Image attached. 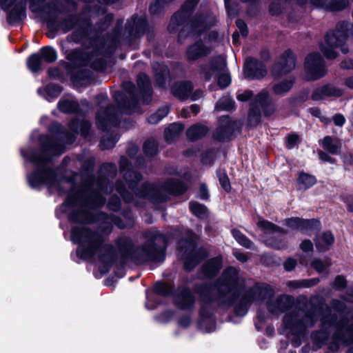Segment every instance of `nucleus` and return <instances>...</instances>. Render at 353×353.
Returning <instances> with one entry per match:
<instances>
[{
    "mask_svg": "<svg viewBox=\"0 0 353 353\" xmlns=\"http://www.w3.org/2000/svg\"><path fill=\"white\" fill-rule=\"evenodd\" d=\"M155 290L158 293H159L162 295H168L171 292L172 288L168 283H157L156 285Z\"/></svg>",
    "mask_w": 353,
    "mask_h": 353,
    "instance_id": "46",
    "label": "nucleus"
},
{
    "mask_svg": "<svg viewBox=\"0 0 353 353\" xmlns=\"http://www.w3.org/2000/svg\"><path fill=\"white\" fill-rule=\"evenodd\" d=\"M211 50L204 46L202 42L197 41L190 46L186 50V57L188 61H196L207 56Z\"/></svg>",
    "mask_w": 353,
    "mask_h": 353,
    "instance_id": "12",
    "label": "nucleus"
},
{
    "mask_svg": "<svg viewBox=\"0 0 353 353\" xmlns=\"http://www.w3.org/2000/svg\"><path fill=\"white\" fill-rule=\"evenodd\" d=\"M256 102L259 103L266 116L272 114L275 111L274 104L271 101L269 92L263 90L256 97Z\"/></svg>",
    "mask_w": 353,
    "mask_h": 353,
    "instance_id": "16",
    "label": "nucleus"
},
{
    "mask_svg": "<svg viewBox=\"0 0 353 353\" xmlns=\"http://www.w3.org/2000/svg\"><path fill=\"white\" fill-rule=\"evenodd\" d=\"M184 126L179 123L171 124L165 130V138L167 141L171 142L176 139L183 132Z\"/></svg>",
    "mask_w": 353,
    "mask_h": 353,
    "instance_id": "27",
    "label": "nucleus"
},
{
    "mask_svg": "<svg viewBox=\"0 0 353 353\" xmlns=\"http://www.w3.org/2000/svg\"><path fill=\"white\" fill-rule=\"evenodd\" d=\"M350 37H353V25L343 22L336 30L326 35L325 43L321 49L327 59H334L336 57V48H341L343 53L348 52L345 43Z\"/></svg>",
    "mask_w": 353,
    "mask_h": 353,
    "instance_id": "2",
    "label": "nucleus"
},
{
    "mask_svg": "<svg viewBox=\"0 0 353 353\" xmlns=\"http://www.w3.org/2000/svg\"><path fill=\"white\" fill-rule=\"evenodd\" d=\"M334 323L332 322V318H325L322 320V327L323 329H327V327L333 325Z\"/></svg>",
    "mask_w": 353,
    "mask_h": 353,
    "instance_id": "62",
    "label": "nucleus"
},
{
    "mask_svg": "<svg viewBox=\"0 0 353 353\" xmlns=\"http://www.w3.org/2000/svg\"><path fill=\"white\" fill-rule=\"evenodd\" d=\"M285 224L289 227L296 228L299 230L300 224L301 223V219L296 217L286 219L285 221Z\"/></svg>",
    "mask_w": 353,
    "mask_h": 353,
    "instance_id": "52",
    "label": "nucleus"
},
{
    "mask_svg": "<svg viewBox=\"0 0 353 353\" xmlns=\"http://www.w3.org/2000/svg\"><path fill=\"white\" fill-rule=\"evenodd\" d=\"M225 61L222 58L219 57L215 63H212L209 67H205L203 69V74L205 80H210L211 79V73L218 74V85L221 88H224L229 85L231 81L230 77L228 74L225 73L220 74L225 71Z\"/></svg>",
    "mask_w": 353,
    "mask_h": 353,
    "instance_id": "4",
    "label": "nucleus"
},
{
    "mask_svg": "<svg viewBox=\"0 0 353 353\" xmlns=\"http://www.w3.org/2000/svg\"><path fill=\"white\" fill-rule=\"evenodd\" d=\"M215 108L219 111L231 110L234 108V102L230 97H224L217 101Z\"/></svg>",
    "mask_w": 353,
    "mask_h": 353,
    "instance_id": "38",
    "label": "nucleus"
},
{
    "mask_svg": "<svg viewBox=\"0 0 353 353\" xmlns=\"http://www.w3.org/2000/svg\"><path fill=\"white\" fill-rule=\"evenodd\" d=\"M236 26L238 27L239 30H240L241 34L243 37H246L248 34V31L247 29V26L244 23V21L241 19H238L236 21Z\"/></svg>",
    "mask_w": 353,
    "mask_h": 353,
    "instance_id": "53",
    "label": "nucleus"
},
{
    "mask_svg": "<svg viewBox=\"0 0 353 353\" xmlns=\"http://www.w3.org/2000/svg\"><path fill=\"white\" fill-rule=\"evenodd\" d=\"M28 181L32 187H37L41 183H46L52 189L54 182V174L51 170L36 172L28 177Z\"/></svg>",
    "mask_w": 353,
    "mask_h": 353,
    "instance_id": "13",
    "label": "nucleus"
},
{
    "mask_svg": "<svg viewBox=\"0 0 353 353\" xmlns=\"http://www.w3.org/2000/svg\"><path fill=\"white\" fill-rule=\"evenodd\" d=\"M143 150L146 154L153 155L158 150V144L154 140L147 141L143 145Z\"/></svg>",
    "mask_w": 353,
    "mask_h": 353,
    "instance_id": "42",
    "label": "nucleus"
},
{
    "mask_svg": "<svg viewBox=\"0 0 353 353\" xmlns=\"http://www.w3.org/2000/svg\"><path fill=\"white\" fill-rule=\"evenodd\" d=\"M169 112V108L163 106L159 108L155 113L151 114L148 120L151 124H156L159 122L163 118L166 117Z\"/></svg>",
    "mask_w": 353,
    "mask_h": 353,
    "instance_id": "33",
    "label": "nucleus"
},
{
    "mask_svg": "<svg viewBox=\"0 0 353 353\" xmlns=\"http://www.w3.org/2000/svg\"><path fill=\"white\" fill-rule=\"evenodd\" d=\"M330 265L328 261H323L320 259H314L311 263V266L319 273L323 272Z\"/></svg>",
    "mask_w": 353,
    "mask_h": 353,
    "instance_id": "45",
    "label": "nucleus"
},
{
    "mask_svg": "<svg viewBox=\"0 0 353 353\" xmlns=\"http://www.w3.org/2000/svg\"><path fill=\"white\" fill-rule=\"evenodd\" d=\"M273 294L272 290L268 286H256L252 290V301H263L267 296Z\"/></svg>",
    "mask_w": 353,
    "mask_h": 353,
    "instance_id": "28",
    "label": "nucleus"
},
{
    "mask_svg": "<svg viewBox=\"0 0 353 353\" xmlns=\"http://www.w3.org/2000/svg\"><path fill=\"white\" fill-rule=\"evenodd\" d=\"M297 183L299 185V190H305L316 183V179L314 176L305 173L300 172L297 179Z\"/></svg>",
    "mask_w": 353,
    "mask_h": 353,
    "instance_id": "25",
    "label": "nucleus"
},
{
    "mask_svg": "<svg viewBox=\"0 0 353 353\" xmlns=\"http://www.w3.org/2000/svg\"><path fill=\"white\" fill-rule=\"evenodd\" d=\"M320 227V223L316 219H302L300 224L299 230L302 231H307L313 228H319Z\"/></svg>",
    "mask_w": 353,
    "mask_h": 353,
    "instance_id": "41",
    "label": "nucleus"
},
{
    "mask_svg": "<svg viewBox=\"0 0 353 353\" xmlns=\"http://www.w3.org/2000/svg\"><path fill=\"white\" fill-rule=\"evenodd\" d=\"M119 138L114 137L112 139L108 138H103L101 141V148L103 150L109 149L114 147L115 143L118 141Z\"/></svg>",
    "mask_w": 353,
    "mask_h": 353,
    "instance_id": "48",
    "label": "nucleus"
},
{
    "mask_svg": "<svg viewBox=\"0 0 353 353\" xmlns=\"http://www.w3.org/2000/svg\"><path fill=\"white\" fill-rule=\"evenodd\" d=\"M59 109L65 113L74 112L77 110L78 105L75 101L70 100H63L59 103Z\"/></svg>",
    "mask_w": 353,
    "mask_h": 353,
    "instance_id": "35",
    "label": "nucleus"
},
{
    "mask_svg": "<svg viewBox=\"0 0 353 353\" xmlns=\"http://www.w3.org/2000/svg\"><path fill=\"white\" fill-rule=\"evenodd\" d=\"M284 323L289 327L294 333L299 331H303L306 327H312L314 324V319L312 315H305L304 319L298 320L297 316L286 315L283 319Z\"/></svg>",
    "mask_w": 353,
    "mask_h": 353,
    "instance_id": "7",
    "label": "nucleus"
},
{
    "mask_svg": "<svg viewBox=\"0 0 353 353\" xmlns=\"http://www.w3.org/2000/svg\"><path fill=\"white\" fill-rule=\"evenodd\" d=\"M41 61V56L38 54H33L28 59V67L32 72H37L40 69Z\"/></svg>",
    "mask_w": 353,
    "mask_h": 353,
    "instance_id": "37",
    "label": "nucleus"
},
{
    "mask_svg": "<svg viewBox=\"0 0 353 353\" xmlns=\"http://www.w3.org/2000/svg\"><path fill=\"white\" fill-rule=\"evenodd\" d=\"M192 88V84L190 82L177 83L172 86V92L179 99L185 100L189 97Z\"/></svg>",
    "mask_w": 353,
    "mask_h": 353,
    "instance_id": "19",
    "label": "nucleus"
},
{
    "mask_svg": "<svg viewBox=\"0 0 353 353\" xmlns=\"http://www.w3.org/2000/svg\"><path fill=\"white\" fill-rule=\"evenodd\" d=\"M221 258L216 257L209 261L204 267L203 271L208 276H211L221 268Z\"/></svg>",
    "mask_w": 353,
    "mask_h": 353,
    "instance_id": "29",
    "label": "nucleus"
},
{
    "mask_svg": "<svg viewBox=\"0 0 353 353\" xmlns=\"http://www.w3.org/2000/svg\"><path fill=\"white\" fill-rule=\"evenodd\" d=\"M168 74V68L165 66L161 67V70L160 74H156V80L159 86L165 85V80L166 77Z\"/></svg>",
    "mask_w": 353,
    "mask_h": 353,
    "instance_id": "47",
    "label": "nucleus"
},
{
    "mask_svg": "<svg viewBox=\"0 0 353 353\" xmlns=\"http://www.w3.org/2000/svg\"><path fill=\"white\" fill-rule=\"evenodd\" d=\"M154 241L161 242L162 245L150 242L143 246L139 250V254L141 255L142 261H158L161 257L165 243V237L163 235L159 234L155 236Z\"/></svg>",
    "mask_w": 353,
    "mask_h": 353,
    "instance_id": "5",
    "label": "nucleus"
},
{
    "mask_svg": "<svg viewBox=\"0 0 353 353\" xmlns=\"http://www.w3.org/2000/svg\"><path fill=\"white\" fill-rule=\"evenodd\" d=\"M300 248L303 252H309L313 250V244L310 240H304L300 245Z\"/></svg>",
    "mask_w": 353,
    "mask_h": 353,
    "instance_id": "56",
    "label": "nucleus"
},
{
    "mask_svg": "<svg viewBox=\"0 0 353 353\" xmlns=\"http://www.w3.org/2000/svg\"><path fill=\"white\" fill-rule=\"evenodd\" d=\"M253 95V92L251 90H245L243 93L237 95L238 100L241 101H246L250 99Z\"/></svg>",
    "mask_w": 353,
    "mask_h": 353,
    "instance_id": "54",
    "label": "nucleus"
},
{
    "mask_svg": "<svg viewBox=\"0 0 353 353\" xmlns=\"http://www.w3.org/2000/svg\"><path fill=\"white\" fill-rule=\"evenodd\" d=\"M199 197L202 199H205L208 197V190L205 185L201 186Z\"/></svg>",
    "mask_w": 353,
    "mask_h": 353,
    "instance_id": "63",
    "label": "nucleus"
},
{
    "mask_svg": "<svg viewBox=\"0 0 353 353\" xmlns=\"http://www.w3.org/2000/svg\"><path fill=\"white\" fill-rule=\"evenodd\" d=\"M90 128V123L88 121H82L81 122L80 132L83 136L87 135Z\"/></svg>",
    "mask_w": 353,
    "mask_h": 353,
    "instance_id": "59",
    "label": "nucleus"
},
{
    "mask_svg": "<svg viewBox=\"0 0 353 353\" xmlns=\"http://www.w3.org/2000/svg\"><path fill=\"white\" fill-rule=\"evenodd\" d=\"M16 0H0V6L4 10H8Z\"/></svg>",
    "mask_w": 353,
    "mask_h": 353,
    "instance_id": "60",
    "label": "nucleus"
},
{
    "mask_svg": "<svg viewBox=\"0 0 353 353\" xmlns=\"http://www.w3.org/2000/svg\"><path fill=\"white\" fill-rule=\"evenodd\" d=\"M342 94L341 90L332 85H326L321 88L316 89L312 94L314 100H320L325 97H339Z\"/></svg>",
    "mask_w": 353,
    "mask_h": 353,
    "instance_id": "20",
    "label": "nucleus"
},
{
    "mask_svg": "<svg viewBox=\"0 0 353 353\" xmlns=\"http://www.w3.org/2000/svg\"><path fill=\"white\" fill-rule=\"evenodd\" d=\"M199 0H188L181 10L177 12L171 19V23L168 26L170 31L172 25H180L186 21L191 12Z\"/></svg>",
    "mask_w": 353,
    "mask_h": 353,
    "instance_id": "9",
    "label": "nucleus"
},
{
    "mask_svg": "<svg viewBox=\"0 0 353 353\" xmlns=\"http://www.w3.org/2000/svg\"><path fill=\"white\" fill-rule=\"evenodd\" d=\"M257 225L266 233L275 234L282 233L283 232V230L281 228H279L272 223H270L265 220L259 221V222L257 223Z\"/></svg>",
    "mask_w": 353,
    "mask_h": 353,
    "instance_id": "31",
    "label": "nucleus"
},
{
    "mask_svg": "<svg viewBox=\"0 0 353 353\" xmlns=\"http://www.w3.org/2000/svg\"><path fill=\"white\" fill-rule=\"evenodd\" d=\"M268 243L270 245L272 248L278 250L283 249V248H285V243L283 242L277 243L270 241Z\"/></svg>",
    "mask_w": 353,
    "mask_h": 353,
    "instance_id": "64",
    "label": "nucleus"
},
{
    "mask_svg": "<svg viewBox=\"0 0 353 353\" xmlns=\"http://www.w3.org/2000/svg\"><path fill=\"white\" fill-rule=\"evenodd\" d=\"M294 78L289 77L288 79L275 83L272 86L273 92L277 95H283L288 92L292 87Z\"/></svg>",
    "mask_w": 353,
    "mask_h": 353,
    "instance_id": "26",
    "label": "nucleus"
},
{
    "mask_svg": "<svg viewBox=\"0 0 353 353\" xmlns=\"http://www.w3.org/2000/svg\"><path fill=\"white\" fill-rule=\"evenodd\" d=\"M238 279V272L234 268L227 269L222 275L223 283L219 286V290L223 288L230 291L231 288L236 283Z\"/></svg>",
    "mask_w": 353,
    "mask_h": 353,
    "instance_id": "18",
    "label": "nucleus"
},
{
    "mask_svg": "<svg viewBox=\"0 0 353 353\" xmlns=\"http://www.w3.org/2000/svg\"><path fill=\"white\" fill-rule=\"evenodd\" d=\"M266 74V70L261 63L253 58H248L246 60L244 75L248 79H259Z\"/></svg>",
    "mask_w": 353,
    "mask_h": 353,
    "instance_id": "8",
    "label": "nucleus"
},
{
    "mask_svg": "<svg viewBox=\"0 0 353 353\" xmlns=\"http://www.w3.org/2000/svg\"><path fill=\"white\" fill-rule=\"evenodd\" d=\"M72 240L80 244L77 252L81 257L88 259L97 254L103 263L110 259L111 247L103 243V239L99 234L92 232L87 228H74L72 230Z\"/></svg>",
    "mask_w": 353,
    "mask_h": 353,
    "instance_id": "1",
    "label": "nucleus"
},
{
    "mask_svg": "<svg viewBox=\"0 0 353 353\" xmlns=\"http://www.w3.org/2000/svg\"><path fill=\"white\" fill-rule=\"evenodd\" d=\"M299 142V136L296 134H290L287 137V147L292 149L296 146Z\"/></svg>",
    "mask_w": 353,
    "mask_h": 353,
    "instance_id": "50",
    "label": "nucleus"
},
{
    "mask_svg": "<svg viewBox=\"0 0 353 353\" xmlns=\"http://www.w3.org/2000/svg\"><path fill=\"white\" fill-rule=\"evenodd\" d=\"M334 241L333 234L330 232H326L316 238L315 244L319 251L323 252L327 250L334 243Z\"/></svg>",
    "mask_w": 353,
    "mask_h": 353,
    "instance_id": "23",
    "label": "nucleus"
},
{
    "mask_svg": "<svg viewBox=\"0 0 353 353\" xmlns=\"http://www.w3.org/2000/svg\"><path fill=\"white\" fill-rule=\"evenodd\" d=\"M219 180L222 188L226 191L229 192L231 189L230 183L227 174L221 170L217 172Z\"/></svg>",
    "mask_w": 353,
    "mask_h": 353,
    "instance_id": "44",
    "label": "nucleus"
},
{
    "mask_svg": "<svg viewBox=\"0 0 353 353\" xmlns=\"http://www.w3.org/2000/svg\"><path fill=\"white\" fill-rule=\"evenodd\" d=\"M318 282V279L290 281L287 282L286 285L291 289H296L301 288H309L316 284Z\"/></svg>",
    "mask_w": 353,
    "mask_h": 353,
    "instance_id": "32",
    "label": "nucleus"
},
{
    "mask_svg": "<svg viewBox=\"0 0 353 353\" xmlns=\"http://www.w3.org/2000/svg\"><path fill=\"white\" fill-rule=\"evenodd\" d=\"M305 70L307 80H316L325 74L324 61L319 53H311L306 57Z\"/></svg>",
    "mask_w": 353,
    "mask_h": 353,
    "instance_id": "3",
    "label": "nucleus"
},
{
    "mask_svg": "<svg viewBox=\"0 0 353 353\" xmlns=\"http://www.w3.org/2000/svg\"><path fill=\"white\" fill-rule=\"evenodd\" d=\"M208 132V128L200 124L192 125L187 130V137L190 141H196L204 137Z\"/></svg>",
    "mask_w": 353,
    "mask_h": 353,
    "instance_id": "24",
    "label": "nucleus"
},
{
    "mask_svg": "<svg viewBox=\"0 0 353 353\" xmlns=\"http://www.w3.org/2000/svg\"><path fill=\"white\" fill-rule=\"evenodd\" d=\"M194 302V299L189 290H183L176 299V305L181 309L190 308Z\"/></svg>",
    "mask_w": 353,
    "mask_h": 353,
    "instance_id": "22",
    "label": "nucleus"
},
{
    "mask_svg": "<svg viewBox=\"0 0 353 353\" xmlns=\"http://www.w3.org/2000/svg\"><path fill=\"white\" fill-rule=\"evenodd\" d=\"M322 145L330 153L336 154L341 147V143L339 139L327 136L323 139Z\"/></svg>",
    "mask_w": 353,
    "mask_h": 353,
    "instance_id": "30",
    "label": "nucleus"
},
{
    "mask_svg": "<svg viewBox=\"0 0 353 353\" xmlns=\"http://www.w3.org/2000/svg\"><path fill=\"white\" fill-rule=\"evenodd\" d=\"M312 5L326 10L338 11L345 8L347 0H310Z\"/></svg>",
    "mask_w": 353,
    "mask_h": 353,
    "instance_id": "15",
    "label": "nucleus"
},
{
    "mask_svg": "<svg viewBox=\"0 0 353 353\" xmlns=\"http://www.w3.org/2000/svg\"><path fill=\"white\" fill-rule=\"evenodd\" d=\"M215 289H211L208 287H205V288L201 291V294L203 297L204 301H213L214 299L211 297V295L214 294Z\"/></svg>",
    "mask_w": 353,
    "mask_h": 353,
    "instance_id": "51",
    "label": "nucleus"
},
{
    "mask_svg": "<svg viewBox=\"0 0 353 353\" xmlns=\"http://www.w3.org/2000/svg\"><path fill=\"white\" fill-rule=\"evenodd\" d=\"M292 303V298L290 296L281 295L276 299L269 302L268 308L270 312L277 314L286 311L291 307Z\"/></svg>",
    "mask_w": 353,
    "mask_h": 353,
    "instance_id": "11",
    "label": "nucleus"
},
{
    "mask_svg": "<svg viewBox=\"0 0 353 353\" xmlns=\"http://www.w3.org/2000/svg\"><path fill=\"white\" fill-rule=\"evenodd\" d=\"M333 121L336 125L342 126L345 123V118L341 114H336L334 116Z\"/></svg>",
    "mask_w": 353,
    "mask_h": 353,
    "instance_id": "61",
    "label": "nucleus"
},
{
    "mask_svg": "<svg viewBox=\"0 0 353 353\" xmlns=\"http://www.w3.org/2000/svg\"><path fill=\"white\" fill-rule=\"evenodd\" d=\"M295 68V57L290 51L285 52L278 63H276L273 69L272 74L274 77H279L285 74Z\"/></svg>",
    "mask_w": 353,
    "mask_h": 353,
    "instance_id": "6",
    "label": "nucleus"
},
{
    "mask_svg": "<svg viewBox=\"0 0 353 353\" xmlns=\"http://www.w3.org/2000/svg\"><path fill=\"white\" fill-rule=\"evenodd\" d=\"M47 91L50 94H54L58 96L61 92V90L59 86L55 85H49L47 87Z\"/></svg>",
    "mask_w": 353,
    "mask_h": 353,
    "instance_id": "57",
    "label": "nucleus"
},
{
    "mask_svg": "<svg viewBox=\"0 0 353 353\" xmlns=\"http://www.w3.org/2000/svg\"><path fill=\"white\" fill-rule=\"evenodd\" d=\"M234 125L228 116L222 117L220 119V126L214 133V139L219 141L228 139L232 135Z\"/></svg>",
    "mask_w": 353,
    "mask_h": 353,
    "instance_id": "10",
    "label": "nucleus"
},
{
    "mask_svg": "<svg viewBox=\"0 0 353 353\" xmlns=\"http://www.w3.org/2000/svg\"><path fill=\"white\" fill-rule=\"evenodd\" d=\"M232 233L236 241L242 246L246 248H252L253 247V243L239 230H233Z\"/></svg>",
    "mask_w": 353,
    "mask_h": 353,
    "instance_id": "36",
    "label": "nucleus"
},
{
    "mask_svg": "<svg viewBox=\"0 0 353 353\" xmlns=\"http://www.w3.org/2000/svg\"><path fill=\"white\" fill-rule=\"evenodd\" d=\"M25 17V6L17 5L8 14V18L12 21L21 20Z\"/></svg>",
    "mask_w": 353,
    "mask_h": 353,
    "instance_id": "34",
    "label": "nucleus"
},
{
    "mask_svg": "<svg viewBox=\"0 0 353 353\" xmlns=\"http://www.w3.org/2000/svg\"><path fill=\"white\" fill-rule=\"evenodd\" d=\"M208 25L203 19V17H196L191 20L189 25L186 26L189 34L192 36H199L207 28Z\"/></svg>",
    "mask_w": 353,
    "mask_h": 353,
    "instance_id": "21",
    "label": "nucleus"
},
{
    "mask_svg": "<svg viewBox=\"0 0 353 353\" xmlns=\"http://www.w3.org/2000/svg\"><path fill=\"white\" fill-rule=\"evenodd\" d=\"M114 108L112 106L101 109L97 114V124L102 130H105L108 124L115 123Z\"/></svg>",
    "mask_w": 353,
    "mask_h": 353,
    "instance_id": "14",
    "label": "nucleus"
},
{
    "mask_svg": "<svg viewBox=\"0 0 353 353\" xmlns=\"http://www.w3.org/2000/svg\"><path fill=\"white\" fill-rule=\"evenodd\" d=\"M137 84L139 88L143 91H148L150 90V81L148 76L145 74L141 73L137 77Z\"/></svg>",
    "mask_w": 353,
    "mask_h": 353,
    "instance_id": "43",
    "label": "nucleus"
},
{
    "mask_svg": "<svg viewBox=\"0 0 353 353\" xmlns=\"http://www.w3.org/2000/svg\"><path fill=\"white\" fill-rule=\"evenodd\" d=\"M199 260L196 257L192 260L190 259H187L184 263V267L186 270H192L198 263Z\"/></svg>",
    "mask_w": 353,
    "mask_h": 353,
    "instance_id": "55",
    "label": "nucleus"
},
{
    "mask_svg": "<svg viewBox=\"0 0 353 353\" xmlns=\"http://www.w3.org/2000/svg\"><path fill=\"white\" fill-rule=\"evenodd\" d=\"M128 164V160L125 158H121L120 161V166L121 171L123 172V176L128 184L130 188H134V183H137L141 179V176L132 170H125V167Z\"/></svg>",
    "mask_w": 353,
    "mask_h": 353,
    "instance_id": "17",
    "label": "nucleus"
},
{
    "mask_svg": "<svg viewBox=\"0 0 353 353\" xmlns=\"http://www.w3.org/2000/svg\"><path fill=\"white\" fill-rule=\"evenodd\" d=\"M296 264V260L293 259H288L284 263V268L286 270L290 271L293 270Z\"/></svg>",
    "mask_w": 353,
    "mask_h": 353,
    "instance_id": "58",
    "label": "nucleus"
},
{
    "mask_svg": "<svg viewBox=\"0 0 353 353\" xmlns=\"http://www.w3.org/2000/svg\"><path fill=\"white\" fill-rule=\"evenodd\" d=\"M346 286V280L342 276H337L333 283V287L337 290H342Z\"/></svg>",
    "mask_w": 353,
    "mask_h": 353,
    "instance_id": "49",
    "label": "nucleus"
},
{
    "mask_svg": "<svg viewBox=\"0 0 353 353\" xmlns=\"http://www.w3.org/2000/svg\"><path fill=\"white\" fill-rule=\"evenodd\" d=\"M42 58L48 63H52L57 59V52L50 47H44L41 50Z\"/></svg>",
    "mask_w": 353,
    "mask_h": 353,
    "instance_id": "40",
    "label": "nucleus"
},
{
    "mask_svg": "<svg viewBox=\"0 0 353 353\" xmlns=\"http://www.w3.org/2000/svg\"><path fill=\"white\" fill-rule=\"evenodd\" d=\"M191 212L196 216L203 219L207 216L208 212L206 208L198 203L191 202L190 205Z\"/></svg>",
    "mask_w": 353,
    "mask_h": 353,
    "instance_id": "39",
    "label": "nucleus"
}]
</instances>
